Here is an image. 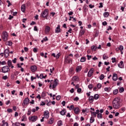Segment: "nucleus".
<instances>
[{
    "mask_svg": "<svg viewBox=\"0 0 126 126\" xmlns=\"http://www.w3.org/2000/svg\"><path fill=\"white\" fill-rule=\"evenodd\" d=\"M41 97L42 98H44V97H46V92H43L41 94Z\"/></svg>",
    "mask_w": 126,
    "mask_h": 126,
    "instance_id": "obj_42",
    "label": "nucleus"
},
{
    "mask_svg": "<svg viewBox=\"0 0 126 126\" xmlns=\"http://www.w3.org/2000/svg\"><path fill=\"white\" fill-rule=\"evenodd\" d=\"M49 125H53L54 124V118H51L49 121H48Z\"/></svg>",
    "mask_w": 126,
    "mask_h": 126,
    "instance_id": "obj_25",
    "label": "nucleus"
},
{
    "mask_svg": "<svg viewBox=\"0 0 126 126\" xmlns=\"http://www.w3.org/2000/svg\"><path fill=\"white\" fill-rule=\"evenodd\" d=\"M15 126H20V123L18 122H16L15 123Z\"/></svg>",
    "mask_w": 126,
    "mask_h": 126,
    "instance_id": "obj_58",
    "label": "nucleus"
},
{
    "mask_svg": "<svg viewBox=\"0 0 126 126\" xmlns=\"http://www.w3.org/2000/svg\"><path fill=\"white\" fill-rule=\"evenodd\" d=\"M7 113H12V112H13L12 109H11V108H8L7 109Z\"/></svg>",
    "mask_w": 126,
    "mask_h": 126,
    "instance_id": "obj_44",
    "label": "nucleus"
},
{
    "mask_svg": "<svg viewBox=\"0 0 126 126\" xmlns=\"http://www.w3.org/2000/svg\"><path fill=\"white\" fill-rule=\"evenodd\" d=\"M73 109H74V106L73 105H70L69 107V110L72 111V110H73Z\"/></svg>",
    "mask_w": 126,
    "mask_h": 126,
    "instance_id": "obj_46",
    "label": "nucleus"
},
{
    "mask_svg": "<svg viewBox=\"0 0 126 126\" xmlns=\"http://www.w3.org/2000/svg\"><path fill=\"white\" fill-rule=\"evenodd\" d=\"M51 30V28H50L49 26H46L45 27V32L46 33H49V32Z\"/></svg>",
    "mask_w": 126,
    "mask_h": 126,
    "instance_id": "obj_21",
    "label": "nucleus"
},
{
    "mask_svg": "<svg viewBox=\"0 0 126 126\" xmlns=\"http://www.w3.org/2000/svg\"><path fill=\"white\" fill-rule=\"evenodd\" d=\"M65 61L66 63H70V62H71V60L68 59V56L65 57Z\"/></svg>",
    "mask_w": 126,
    "mask_h": 126,
    "instance_id": "obj_18",
    "label": "nucleus"
},
{
    "mask_svg": "<svg viewBox=\"0 0 126 126\" xmlns=\"http://www.w3.org/2000/svg\"><path fill=\"white\" fill-rule=\"evenodd\" d=\"M6 2H7V3H8V5H7L8 7H9V6H10V5H11V4L10 3V1L9 0H7L6 1Z\"/></svg>",
    "mask_w": 126,
    "mask_h": 126,
    "instance_id": "obj_51",
    "label": "nucleus"
},
{
    "mask_svg": "<svg viewBox=\"0 0 126 126\" xmlns=\"http://www.w3.org/2000/svg\"><path fill=\"white\" fill-rule=\"evenodd\" d=\"M96 49H97L96 46L93 45L91 46V50H92L93 51H96Z\"/></svg>",
    "mask_w": 126,
    "mask_h": 126,
    "instance_id": "obj_28",
    "label": "nucleus"
},
{
    "mask_svg": "<svg viewBox=\"0 0 126 126\" xmlns=\"http://www.w3.org/2000/svg\"><path fill=\"white\" fill-rule=\"evenodd\" d=\"M29 98L28 97L26 98L24 101H23V103H22V106L23 107V108H24V107H25V105H28V103H29Z\"/></svg>",
    "mask_w": 126,
    "mask_h": 126,
    "instance_id": "obj_5",
    "label": "nucleus"
},
{
    "mask_svg": "<svg viewBox=\"0 0 126 126\" xmlns=\"http://www.w3.org/2000/svg\"><path fill=\"white\" fill-rule=\"evenodd\" d=\"M107 24H108V23H107L106 21H104V22H102V25H103V26H106V25H107Z\"/></svg>",
    "mask_w": 126,
    "mask_h": 126,
    "instance_id": "obj_56",
    "label": "nucleus"
},
{
    "mask_svg": "<svg viewBox=\"0 0 126 126\" xmlns=\"http://www.w3.org/2000/svg\"><path fill=\"white\" fill-rule=\"evenodd\" d=\"M118 50H120V51H124V46H123V45H120L118 47Z\"/></svg>",
    "mask_w": 126,
    "mask_h": 126,
    "instance_id": "obj_36",
    "label": "nucleus"
},
{
    "mask_svg": "<svg viewBox=\"0 0 126 126\" xmlns=\"http://www.w3.org/2000/svg\"><path fill=\"white\" fill-rule=\"evenodd\" d=\"M112 80L113 81H117L118 80V75L116 73H114L112 76Z\"/></svg>",
    "mask_w": 126,
    "mask_h": 126,
    "instance_id": "obj_12",
    "label": "nucleus"
},
{
    "mask_svg": "<svg viewBox=\"0 0 126 126\" xmlns=\"http://www.w3.org/2000/svg\"><path fill=\"white\" fill-rule=\"evenodd\" d=\"M103 78H105V76L104 75V74H101V75L99 76V79L100 80H103Z\"/></svg>",
    "mask_w": 126,
    "mask_h": 126,
    "instance_id": "obj_38",
    "label": "nucleus"
},
{
    "mask_svg": "<svg viewBox=\"0 0 126 126\" xmlns=\"http://www.w3.org/2000/svg\"><path fill=\"white\" fill-rule=\"evenodd\" d=\"M94 72V68H92L90 69L88 73V77H91L93 74Z\"/></svg>",
    "mask_w": 126,
    "mask_h": 126,
    "instance_id": "obj_9",
    "label": "nucleus"
},
{
    "mask_svg": "<svg viewBox=\"0 0 126 126\" xmlns=\"http://www.w3.org/2000/svg\"><path fill=\"white\" fill-rule=\"evenodd\" d=\"M119 93V90L116 89L113 91V94L114 95H117Z\"/></svg>",
    "mask_w": 126,
    "mask_h": 126,
    "instance_id": "obj_33",
    "label": "nucleus"
},
{
    "mask_svg": "<svg viewBox=\"0 0 126 126\" xmlns=\"http://www.w3.org/2000/svg\"><path fill=\"white\" fill-rule=\"evenodd\" d=\"M9 70H10V69H9V67L7 65L2 67V72H3V73H6V72H8Z\"/></svg>",
    "mask_w": 126,
    "mask_h": 126,
    "instance_id": "obj_4",
    "label": "nucleus"
},
{
    "mask_svg": "<svg viewBox=\"0 0 126 126\" xmlns=\"http://www.w3.org/2000/svg\"><path fill=\"white\" fill-rule=\"evenodd\" d=\"M94 99H95V100H98V99H99V94H95L94 95Z\"/></svg>",
    "mask_w": 126,
    "mask_h": 126,
    "instance_id": "obj_32",
    "label": "nucleus"
},
{
    "mask_svg": "<svg viewBox=\"0 0 126 126\" xmlns=\"http://www.w3.org/2000/svg\"><path fill=\"white\" fill-rule=\"evenodd\" d=\"M2 126H8V123L6 122L5 120L2 121Z\"/></svg>",
    "mask_w": 126,
    "mask_h": 126,
    "instance_id": "obj_22",
    "label": "nucleus"
},
{
    "mask_svg": "<svg viewBox=\"0 0 126 126\" xmlns=\"http://www.w3.org/2000/svg\"><path fill=\"white\" fill-rule=\"evenodd\" d=\"M81 91H82V90L80 88H79V89H78L77 90V92L78 93H81Z\"/></svg>",
    "mask_w": 126,
    "mask_h": 126,
    "instance_id": "obj_49",
    "label": "nucleus"
},
{
    "mask_svg": "<svg viewBox=\"0 0 126 126\" xmlns=\"http://www.w3.org/2000/svg\"><path fill=\"white\" fill-rule=\"evenodd\" d=\"M87 57L88 58V60H90V59H91V58H92V56H91L90 55H87Z\"/></svg>",
    "mask_w": 126,
    "mask_h": 126,
    "instance_id": "obj_64",
    "label": "nucleus"
},
{
    "mask_svg": "<svg viewBox=\"0 0 126 126\" xmlns=\"http://www.w3.org/2000/svg\"><path fill=\"white\" fill-rule=\"evenodd\" d=\"M39 78H40V79H44V75H43V74H40Z\"/></svg>",
    "mask_w": 126,
    "mask_h": 126,
    "instance_id": "obj_54",
    "label": "nucleus"
},
{
    "mask_svg": "<svg viewBox=\"0 0 126 126\" xmlns=\"http://www.w3.org/2000/svg\"><path fill=\"white\" fill-rule=\"evenodd\" d=\"M2 35V38L4 42L7 41V37H8V33L6 32H3Z\"/></svg>",
    "mask_w": 126,
    "mask_h": 126,
    "instance_id": "obj_3",
    "label": "nucleus"
},
{
    "mask_svg": "<svg viewBox=\"0 0 126 126\" xmlns=\"http://www.w3.org/2000/svg\"><path fill=\"white\" fill-rule=\"evenodd\" d=\"M30 68L32 72H36L37 71V66L35 65H32Z\"/></svg>",
    "mask_w": 126,
    "mask_h": 126,
    "instance_id": "obj_8",
    "label": "nucleus"
},
{
    "mask_svg": "<svg viewBox=\"0 0 126 126\" xmlns=\"http://www.w3.org/2000/svg\"><path fill=\"white\" fill-rule=\"evenodd\" d=\"M96 86L98 89H101V88L102 87V85L100 83H98Z\"/></svg>",
    "mask_w": 126,
    "mask_h": 126,
    "instance_id": "obj_40",
    "label": "nucleus"
},
{
    "mask_svg": "<svg viewBox=\"0 0 126 126\" xmlns=\"http://www.w3.org/2000/svg\"><path fill=\"white\" fill-rule=\"evenodd\" d=\"M81 70V66H78L76 68V72H79Z\"/></svg>",
    "mask_w": 126,
    "mask_h": 126,
    "instance_id": "obj_24",
    "label": "nucleus"
},
{
    "mask_svg": "<svg viewBox=\"0 0 126 126\" xmlns=\"http://www.w3.org/2000/svg\"><path fill=\"white\" fill-rule=\"evenodd\" d=\"M37 99H39V100H41V95L40 94H38L36 96Z\"/></svg>",
    "mask_w": 126,
    "mask_h": 126,
    "instance_id": "obj_61",
    "label": "nucleus"
},
{
    "mask_svg": "<svg viewBox=\"0 0 126 126\" xmlns=\"http://www.w3.org/2000/svg\"><path fill=\"white\" fill-rule=\"evenodd\" d=\"M78 79L79 78L77 76H73L72 78V81H78Z\"/></svg>",
    "mask_w": 126,
    "mask_h": 126,
    "instance_id": "obj_20",
    "label": "nucleus"
},
{
    "mask_svg": "<svg viewBox=\"0 0 126 126\" xmlns=\"http://www.w3.org/2000/svg\"><path fill=\"white\" fill-rule=\"evenodd\" d=\"M118 65L120 68H123V67H124V62L121 61Z\"/></svg>",
    "mask_w": 126,
    "mask_h": 126,
    "instance_id": "obj_19",
    "label": "nucleus"
},
{
    "mask_svg": "<svg viewBox=\"0 0 126 126\" xmlns=\"http://www.w3.org/2000/svg\"><path fill=\"white\" fill-rule=\"evenodd\" d=\"M97 118L98 119H102V118H103V116H102V114L101 113L97 114Z\"/></svg>",
    "mask_w": 126,
    "mask_h": 126,
    "instance_id": "obj_39",
    "label": "nucleus"
},
{
    "mask_svg": "<svg viewBox=\"0 0 126 126\" xmlns=\"http://www.w3.org/2000/svg\"><path fill=\"white\" fill-rule=\"evenodd\" d=\"M44 116L45 119H49V111H46L44 112Z\"/></svg>",
    "mask_w": 126,
    "mask_h": 126,
    "instance_id": "obj_16",
    "label": "nucleus"
},
{
    "mask_svg": "<svg viewBox=\"0 0 126 126\" xmlns=\"http://www.w3.org/2000/svg\"><path fill=\"white\" fill-rule=\"evenodd\" d=\"M121 99L119 97H115L112 101V106L115 110L119 109L121 107Z\"/></svg>",
    "mask_w": 126,
    "mask_h": 126,
    "instance_id": "obj_1",
    "label": "nucleus"
},
{
    "mask_svg": "<svg viewBox=\"0 0 126 126\" xmlns=\"http://www.w3.org/2000/svg\"><path fill=\"white\" fill-rule=\"evenodd\" d=\"M57 125L58 126H63V121L62 120L59 121L57 123Z\"/></svg>",
    "mask_w": 126,
    "mask_h": 126,
    "instance_id": "obj_30",
    "label": "nucleus"
},
{
    "mask_svg": "<svg viewBox=\"0 0 126 126\" xmlns=\"http://www.w3.org/2000/svg\"><path fill=\"white\" fill-rule=\"evenodd\" d=\"M55 33H61V26L60 25L55 29Z\"/></svg>",
    "mask_w": 126,
    "mask_h": 126,
    "instance_id": "obj_14",
    "label": "nucleus"
},
{
    "mask_svg": "<svg viewBox=\"0 0 126 126\" xmlns=\"http://www.w3.org/2000/svg\"><path fill=\"white\" fill-rule=\"evenodd\" d=\"M89 6L90 7V8H93V7H94V6H95L94 5H92V4H89Z\"/></svg>",
    "mask_w": 126,
    "mask_h": 126,
    "instance_id": "obj_62",
    "label": "nucleus"
},
{
    "mask_svg": "<svg viewBox=\"0 0 126 126\" xmlns=\"http://www.w3.org/2000/svg\"><path fill=\"white\" fill-rule=\"evenodd\" d=\"M61 95H58L57 96H56V100H57V101H60V100H61Z\"/></svg>",
    "mask_w": 126,
    "mask_h": 126,
    "instance_id": "obj_50",
    "label": "nucleus"
},
{
    "mask_svg": "<svg viewBox=\"0 0 126 126\" xmlns=\"http://www.w3.org/2000/svg\"><path fill=\"white\" fill-rule=\"evenodd\" d=\"M80 35L83 36V35H84V33H85V31L82 30L80 32Z\"/></svg>",
    "mask_w": 126,
    "mask_h": 126,
    "instance_id": "obj_41",
    "label": "nucleus"
},
{
    "mask_svg": "<svg viewBox=\"0 0 126 126\" xmlns=\"http://www.w3.org/2000/svg\"><path fill=\"white\" fill-rule=\"evenodd\" d=\"M78 100H79V98H78V97L76 96L75 98H74L73 99L74 101H76V102H77V101H78Z\"/></svg>",
    "mask_w": 126,
    "mask_h": 126,
    "instance_id": "obj_52",
    "label": "nucleus"
},
{
    "mask_svg": "<svg viewBox=\"0 0 126 126\" xmlns=\"http://www.w3.org/2000/svg\"><path fill=\"white\" fill-rule=\"evenodd\" d=\"M86 61V58L85 57H82L80 60L81 63H84V62Z\"/></svg>",
    "mask_w": 126,
    "mask_h": 126,
    "instance_id": "obj_31",
    "label": "nucleus"
},
{
    "mask_svg": "<svg viewBox=\"0 0 126 126\" xmlns=\"http://www.w3.org/2000/svg\"><path fill=\"white\" fill-rule=\"evenodd\" d=\"M109 15V12H105L104 13H103V16L105 18H107L108 17Z\"/></svg>",
    "mask_w": 126,
    "mask_h": 126,
    "instance_id": "obj_26",
    "label": "nucleus"
},
{
    "mask_svg": "<svg viewBox=\"0 0 126 126\" xmlns=\"http://www.w3.org/2000/svg\"><path fill=\"white\" fill-rule=\"evenodd\" d=\"M58 84H59V80L55 79L54 81V84L52 85V89H55V88L58 86Z\"/></svg>",
    "mask_w": 126,
    "mask_h": 126,
    "instance_id": "obj_7",
    "label": "nucleus"
},
{
    "mask_svg": "<svg viewBox=\"0 0 126 126\" xmlns=\"http://www.w3.org/2000/svg\"><path fill=\"white\" fill-rule=\"evenodd\" d=\"M65 113H66V110L65 109H63L62 111L60 112V114L62 115V116H64Z\"/></svg>",
    "mask_w": 126,
    "mask_h": 126,
    "instance_id": "obj_23",
    "label": "nucleus"
},
{
    "mask_svg": "<svg viewBox=\"0 0 126 126\" xmlns=\"http://www.w3.org/2000/svg\"><path fill=\"white\" fill-rule=\"evenodd\" d=\"M71 18H73V21H76V19L75 18H74L73 17H71V16H70L69 17V21H70V20H71Z\"/></svg>",
    "mask_w": 126,
    "mask_h": 126,
    "instance_id": "obj_43",
    "label": "nucleus"
},
{
    "mask_svg": "<svg viewBox=\"0 0 126 126\" xmlns=\"http://www.w3.org/2000/svg\"><path fill=\"white\" fill-rule=\"evenodd\" d=\"M111 60L113 63H116V58H112Z\"/></svg>",
    "mask_w": 126,
    "mask_h": 126,
    "instance_id": "obj_55",
    "label": "nucleus"
},
{
    "mask_svg": "<svg viewBox=\"0 0 126 126\" xmlns=\"http://www.w3.org/2000/svg\"><path fill=\"white\" fill-rule=\"evenodd\" d=\"M7 65L9 68L11 67V68H13V67H14V66L12 65V63L10 60H8L7 61Z\"/></svg>",
    "mask_w": 126,
    "mask_h": 126,
    "instance_id": "obj_13",
    "label": "nucleus"
},
{
    "mask_svg": "<svg viewBox=\"0 0 126 126\" xmlns=\"http://www.w3.org/2000/svg\"><path fill=\"white\" fill-rule=\"evenodd\" d=\"M99 8H102L103 7V3H99V6H98Z\"/></svg>",
    "mask_w": 126,
    "mask_h": 126,
    "instance_id": "obj_53",
    "label": "nucleus"
},
{
    "mask_svg": "<svg viewBox=\"0 0 126 126\" xmlns=\"http://www.w3.org/2000/svg\"><path fill=\"white\" fill-rule=\"evenodd\" d=\"M48 14H49V10L48 9H45L41 13L40 17H43V18H46V19H48Z\"/></svg>",
    "mask_w": 126,
    "mask_h": 126,
    "instance_id": "obj_2",
    "label": "nucleus"
},
{
    "mask_svg": "<svg viewBox=\"0 0 126 126\" xmlns=\"http://www.w3.org/2000/svg\"><path fill=\"white\" fill-rule=\"evenodd\" d=\"M88 88L89 89H92V88H93V85L92 84H90L89 86H88Z\"/></svg>",
    "mask_w": 126,
    "mask_h": 126,
    "instance_id": "obj_48",
    "label": "nucleus"
},
{
    "mask_svg": "<svg viewBox=\"0 0 126 126\" xmlns=\"http://www.w3.org/2000/svg\"><path fill=\"white\" fill-rule=\"evenodd\" d=\"M2 79H4V80H6V79H7V76L5 75L3 76Z\"/></svg>",
    "mask_w": 126,
    "mask_h": 126,
    "instance_id": "obj_60",
    "label": "nucleus"
},
{
    "mask_svg": "<svg viewBox=\"0 0 126 126\" xmlns=\"http://www.w3.org/2000/svg\"><path fill=\"white\" fill-rule=\"evenodd\" d=\"M29 121L32 122V123H34V122H36L37 120H38V117L36 116H32L29 118Z\"/></svg>",
    "mask_w": 126,
    "mask_h": 126,
    "instance_id": "obj_6",
    "label": "nucleus"
},
{
    "mask_svg": "<svg viewBox=\"0 0 126 126\" xmlns=\"http://www.w3.org/2000/svg\"><path fill=\"white\" fill-rule=\"evenodd\" d=\"M112 89H111V88H104V90L105 91H106L107 92H110V91H111Z\"/></svg>",
    "mask_w": 126,
    "mask_h": 126,
    "instance_id": "obj_34",
    "label": "nucleus"
},
{
    "mask_svg": "<svg viewBox=\"0 0 126 126\" xmlns=\"http://www.w3.org/2000/svg\"><path fill=\"white\" fill-rule=\"evenodd\" d=\"M89 101L90 103H93L94 101V96L91 95L89 97Z\"/></svg>",
    "mask_w": 126,
    "mask_h": 126,
    "instance_id": "obj_15",
    "label": "nucleus"
},
{
    "mask_svg": "<svg viewBox=\"0 0 126 126\" xmlns=\"http://www.w3.org/2000/svg\"><path fill=\"white\" fill-rule=\"evenodd\" d=\"M124 91H125V89H124V87H121L119 89L120 93H123Z\"/></svg>",
    "mask_w": 126,
    "mask_h": 126,
    "instance_id": "obj_35",
    "label": "nucleus"
},
{
    "mask_svg": "<svg viewBox=\"0 0 126 126\" xmlns=\"http://www.w3.org/2000/svg\"><path fill=\"white\" fill-rule=\"evenodd\" d=\"M91 115H92V116L93 117V118H96V115H97L96 113H95L94 112H92V111H91Z\"/></svg>",
    "mask_w": 126,
    "mask_h": 126,
    "instance_id": "obj_27",
    "label": "nucleus"
},
{
    "mask_svg": "<svg viewBox=\"0 0 126 126\" xmlns=\"http://www.w3.org/2000/svg\"><path fill=\"white\" fill-rule=\"evenodd\" d=\"M4 55L5 58H8V56H9V50L8 49H5L4 51Z\"/></svg>",
    "mask_w": 126,
    "mask_h": 126,
    "instance_id": "obj_10",
    "label": "nucleus"
},
{
    "mask_svg": "<svg viewBox=\"0 0 126 126\" xmlns=\"http://www.w3.org/2000/svg\"><path fill=\"white\" fill-rule=\"evenodd\" d=\"M7 45H8V46H11L12 45V42L8 41L7 42Z\"/></svg>",
    "mask_w": 126,
    "mask_h": 126,
    "instance_id": "obj_47",
    "label": "nucleus"
},
{
    "mask_svg": "<svg viewBox=\"0 0 126 126\" xmlns=\"http://www.w3.org/2000/svg\"><path fill=\"white\" fill-rule=\"evenodd\" d=\"M73 111L76 115H78V114L80 113V109L78 107H74L73 109Z\"/></svg>",
    "mask_w": 126,
    "mask_h": 126,
    "instance_id": "obj_11",
    "label": "nucleus"
},
{
    "mask_svg": "<svg viewBox=\"0 0 126 126\" xmlns=\"http://www.w3.org/2000/svg\"><path fill=\"white\" fill-rule=\"evenodd\" d=\"M95 121V119H94V117H91L90 119V123L91 124H92V123H94V121Z\"/></svg>",
    "mask_w": 126,
    "mask_h": 126,
    "instance_id": "obj_29",
    "label": "nucleus"
},
{
    "mask_svg": "<svg viewBox=\"0 0 126 126\" xmlns=\"http://www.w3.org/2000/svg\"><path fill=\"white\" fill-rule=\"evenodd\" d=\"M26 8V6L25 4H23L22 5L21 7V10H22V12H25V9Z\"/></svg>",
    "mask_w": 126,
    "mask_h": 126,
    "instance_id": "obj_17",
    "label": "nucleus"
},
{
    "mask_svg": "<svg viewBox=\"0 0 126 126\" xmlns=\"http://www.w3.org/2000/svg\"><path fill=\"white\" fill-rule=\"evenodd\" d=\"M4 65V64H6V62L5 61L0 62V65Z\"/></svg>",
    "mask_w": 126,
    "mask_h": 126,
    "instance_id": "obj_45",
    "label": "nucleus"
},
{
    "mask_svg": "<svg viewBox=\"0 0 126 126\" xmlns=\"http://www.w3.org/2000/svg\"><path fill=\"white\" fill-rule=\"evenodd\" d=\"M72 71H73V68L71 67L69 69V72H70V73H71Z\"/></svg>",
    "mask_w": 126,
    "mask_h": 126,
    "instance_id": "obj_59",
    "label": "nucleus"
},
{
    "mask_svg": "<svg viewBox=\"0 0 126 126\" xmlns=\"http://www.w3.org/2000/svg\"><path fill=\"white\" fill-rule=\"evenodd\" d=\"M27 115H28V116H30V115H31V110L28 111Z\"/></svg>",
    "mask_w": 126,
    "mask_h": 126,
    "instance_id": "obj_63",
    "label": "nucleus"
},
{
    "mask_svg": "<svg viewBox=\"0 0 126 126\" xmlns=\"http://www.w3.org/2000/svg\"><path fill=\"white\" fill-rule=\"evenodd\" d=\"M33 51L34 53H37V52H38V50H37V48L34 47L33 48Z\"/></svg>",
    "mask_w": 126,
    "mask_h": 126,
    "instance_id": "obj_57",
    "label": "nucleus"
},
{
    "mask_svg": "<svg viewBox=\"0 0 126 126\" xmlns=\"http://www.w3.org/2000/svg\"><path fill=\"white\" fill-rule=\"evenodd\" d=\"M102 59L103 60H107V59H109V57L106 54H104Z\"/></svg>",
    "mask_w": 126,
    "mask_h": 126,
    "instance_id": "obj_37",
    "label": "nucleus"
}]
</instances>
